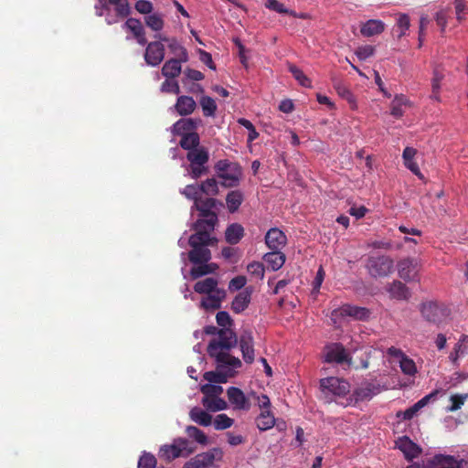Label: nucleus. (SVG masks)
<instances>
[{
	"label": "nucleus",
	"instance_id": "f257e3e1",
	"mask_svg": "<svg viewBox=\"0 0 468 468\" xmlns=\"http://www.w3.org/2000/svg\"><path fill=\"white\" fill-rule=\"evenodd\" d=\"M204 333L214 336L207 350L216 363V370L206 372L204 378L210 382H227L241 367V361L230 355L231 349L238 344L237 335L230 328L218 329L214 325L206 326Z\"/></svg>",
	"mask_w": 468,
	"mask_h": 468
},
{
	"label": "nucleus",
	"instance_id": "f03ea898",
	"mask_svg": "<svg viewBox=\"0 0 468 468\" xmlns=\"http://www.w3.org/2000/svg\"><path fill=\"white\" fill-rule=\"evenodd\" d=\"M94 8L96 16H105L108 25L116 24L132 13L127 0H97Z\"/></svg>",
	"mask_w": 468,
	"mask_h": 468
},
{
	"label": "nucleus",
	"instance_id": "7ed1b4c3",
	"mask_svg": "<svg viewBox=\"0 0 468 468\" xmlns=\"http://www.w3.org/2000/svg\"><path fill=\"white\" fill-rule=\"evenodd\" d=\"M320 389L323 399L326 403L346 401L350 391V385L347 381L335 377L323 378L320 381Z\"/></svg>",
	"mask_w": 468,
	"mask_h": 468
},
{
	"label": "nucleus",
	"instance_id": "20e7f679",
	"mask_svg": "<svg viewBox=\"0 0 468 468\" xmlns=\"http://www.w3.org/2000/svg\"><path fill=\"white\" fill-rule=\"evenodd\" d=\"M189 165L186 166V175L197 179L207 173V164L209 160L208 151L205 147L196 148L186 154Z\"/></svg>",
	"mask_w": 468,
	"mask_h": 468
},
{
	"label": "nucleus",
	"instance_id": "39448f33",
	"mask_svg": "<svg viewBox=\"0 0 468 468\" xmlns=\"http://www.w3.org/2000/svg\"><path fill=\"white\" fill-rule=\"evenodd\" d=\"M196 451L193 442L184 438L174 440L172 444L161 446L159 450V457L165 461H172L178 457H187Z\"/></svg>",
	"mask_w": 468,
	"mask_h": 468
},
{
	"label": "nucleus",
	"instance_id": "423d86ee",
	"mask_svg": "<svg viewBox=\"0 0 468 468\" xmlns=\"http://www.w3.org/2000/svg\"><path fill=\"white\" fill-rule=\"evenodd\" d=\"M218 176L221 179L224 187H235L239 186L242 175L241 168L235 163L220 160L216 165Z\"/></svg>",
	"mask_w": 468,
	"mask_h": 468
},
{
	"label": "nucleus",
	"instance_id": "0eeeda50",
	"mask_svg": "<svg viewBox=\"0 0 468 468\" xmlns=\"http://www.w3.org/2000/svg\"><path fill=\"white\" fill-rule=\"evenodd\" d=\"M394 261L388 256L369 257L367 268L372 277H385L391 273Z\"/></svg>",
	"mask_w": 468,
	"mask_h": 468
},
{
	"label": "nucleus",
	"instance_id": "6e6552de",
	"mask_svg": "<svg viewBox=\"0 0 468 468\" xmlns=\"http://www.w3.org/2000/svg\"><path fill=\"white\" fill-rule=\"evenodd\" d=\"M378 392L379 389L377 386L367 383L355 389L353 394L346 399V401H340L339 403L343 407H347L359 401L368 400Z\"/></svg>",
	"mask_w": 468,
	"mask_h": 468
},
{
	"label": "nucleus",
	"instance_id": "1a4fd4ad",
	"mask_svg": "<svg viewBox=\"0 0 468 468\" xmlns=\"http://www.w3.org/2000/svg\"><path fill=\"white\" fill-rule=\"evenodd\" d=\"M420 311L426 321L436 324L441 323L446 316V310L433 301L423 303Z\"/></svg>",
	"mask_w": 468,
	"mask_h": 468
},
{
	"label": "nucleus",
	"instance_id": "9d476101",
	"mask_svg": "<svg viewBox=\"0 0 468 468\" xmlns=\"http://www.w3.org/2000/svg\"><path fill=\"white\" fill-rule=\"evenodd\" d=\"M351 356L343 345L335 343L325 347V362L340 365H351Z\"/></svg>",
	"mask_w": 468,
	"mask_h": 468
},
{
	"label": "nucleus",
	"instance_id": "9b49d317",
	"mask_svg": "<svg viewBox=\"0 0 468 468\" xmlns=\"http://www.w3.org/2000/svg\"><path fill=\"white\" fill-rule=\"evenodd\" d=\"M346 316L353 317L356 320H365L369 316V311L364 307L345 304L332 312L334 323H336V318Z\"/></svg>",
	"mask_w": 468,
	"mask_h": 468
},
{
	"label": "nucleus",
	"instance_id": "f8f14e48",
	"mask_svg": "<svg viewBox=\"0 0 468 468\" xmlns=\"http://www.w3.org/2000/svg\"><path fill=\"white\" fill-rule=\"evenodd\" d=\"M220 451L214 449L212 451L197 454L195 457L187 461L182 468H209L217 454H220Z\"/></svg>",
	"mask_w": 468,
	"mask_h": 468
},
{
	"label": "nucleus",
	"instance_id": "ddd939ff",
	"mask_svg": "<svg viewBox=\"0 0 468 468\" xmlns=\"http://www.w3.org/2000/svg\"><path fill=\"white\" fill-rule=\"evenodd\" d=\"M399 276L406 282L417 281L418 262L414 259H403L398 263Z\"/></svg>",
	"mask_w": 468,
	"mask_h": 468
},
{
	"label": "nucleus",
	"instance_id": "4468645a",
	"mask_svg": "<svg viewBox=\"0 0 468 468\" xmlns=\"http://www.w3.org/2000/svg\"><path fill=\"white\" fill-rule=\"evenodd\" d=\"M165 58V47L161 42L154 41L147 45L144 59L150 66L159 65Z\"/></svg>",
	"mask_w": 468,
	"mask_h": 468
},
{
	"label": "nucleus",
	"instance_id": "2eb2a0df",
	"mask_svg": "<svg viewBox=\"0 0 468 468\" xmlns=\"http://www.w3.org/2000/svg\"><path fill=\"white\" fill-rule=\"evenodd\" d=\"M227 395L234 410H249L250 409V399L240 388L229 387L227 389Z\"/></svg>",
	"mask_w": 468,
	"mask_h": 468
},
{
	"label": "nucleus",
	"instance_id": "dca6fc26",
	"mask_svg": "<svg viewBox=\"0 0 468 468\" xmlns=\"http://www.w3.org/2000/svg\"><path fill=\"white\" fill-rule=\"evenodd\" d=\"M463 459L444 454H436L428 461L430 468H463Z\"/></svg>",
	"mask_w": 468,
	"mask_h": 468
},
{
	"label": "nucleus",
	"instance_id": "f3484780",
	"mask_svg": "<svg viewBox=\"0 0 468 468\" xmlns=\"http://www.w3.org/2000/svg\"><path fill=\"white\" fill-rule=\"evenodd\" d=\"M265 243L271 250H282L287 243V238L280 229L271 228L265 235Z\"/></svg>",
	"mask_w": 468,
	"mask_h": 468
},
{
	"label": "nucleus",
	"instance_id": "a211bd4d",
	"mask_svg": "<svg viewBox=\"0 0 468 468\" xmlns=\"http://www.w3.org/2000/svg\"><path fill=\"white\" fill-rule=\"evenodd\" d=\"M196 233L191 235L188 239V244L191 247H207L210 244H213V240L210 237V232L214 229H207L206 228L197 227L195 224L193 225Z\"/></svg>",
	"mask_w": 468,
	"mask_h": 468
},
{
	"label": "nucleus",
	"instance_id": "6ab92c4d",
	"mask_svg": "<svg viewBox=\"0 0 468 468\" xmlns=\"http://www.w3.org/2000/svg\"><path fill=\"white\" fill-rule=\"evenodd\" d=\"M226 297L225 290H217L212 293L206 294L200 302V307L205 310H216L219 309L222 301Z\"/></svg>",
	"mask_w": 468,
	"mask_h": 468
},
{
	"label": "nucleus",
	"instance_id": "aec40b11",
	"mask_svg": "<svg viewBox=\"0 0 468 468\" xmlns=\"http://www.w3.org/2000/svg\"><path fill=\"white\" fill-rule=\"evenodd\" d=\"M239 346L244 361L251 364L254 361L253 337L251 333L244 332L240 335Z\"/></svg>",
	"mask_w": 468,
	"mask_h": 468
},
{
	"label": "nucleus",
	"instance_id": "412c9836",
	"mask_svg": "<svg viewBox=\"0 0 468 468\" xmlns=\"http://www.w3.org/2000/svg\"><path fill=\"white\" fill-rule=\"evenodd\" d=\"M122 27L133 33V37L136 39L138 44L144 46L147 43L144 28L140 20L136 18H128Z\"/></svg>",
	"mask_w": 468,
	"mask_h": 468
},
{
	"label": "nucleus",
	"instance_id": "4be33fe9",
	"mask_svg": "<svg viewBox=\"0 0 468 468\" xmlns=\"http://www.w3.org/2000/svg\"><path fill=\"white\" fill-rule=\"evenodd\" d=\"M251 300V290L246 288L239 292L232 301L231 309L236 314L242 313L250 304Z\"/></svg>",
	"mask_w": 468,
	"mask_h": 468
},
{
	"label": "nucleus",
	"instance_id": "5701e85b",
	"mask_svg": "<svg viewBox=\"0 0 468 468\" xmlns=\"http://www.w3.org/2000/svg\"><path fill=\"white\" fill-rule=\"evenodd\" d=\"M189 261L193 264L207 263L211 260V252L207 247H192L188 253Z\"/></svg>",
	"mask_w": 468,
	"mask_h": 468
},
{
	"label": "nucleus",
	"instance_id": "b1692460",
	"mask_svg": "<svg viewBox=\"0 0 468 468\" xmlns=\"http://www.w3.org/2000/svg\"><path fill=\"white\" fill-rule=\"evenodd\" d=\"M397 445L409 460L418 457L420 452L419 446L407 437L400 439Z\"/></svg>",
	"mask_w": 468,
	"mask_h": 468
},
{
	"label": "nucleus",
	"instance_id": "393cba45",
	"mask_svg": "<svg viewBox=\"0 0 468 468\" xmlns=\"http://www.w3.org/2000/svg\"><path fill=\"white\" fill-rule=\"evenodd\" d=\"M197 125V120L192 118L180 119L174 123L171 130L174 134L184 135L188 133H194Z\"/></svg>",
	"mask_w": 468,
	"mask_h": 468
},
{
	"label": "nucleus",
	"instance_id": "a878e982",
	"mask_svg": "<svg viewBox=\"0 0 468 468\" xmlns=\"http://www.w3.org/2000/svg\"><path fill=\"white\" fill-rule=\"evenodd\" d=\"M197 107V103L190 96L182 95L177 98L175 108L176 112L182 115L191 114Z\"/></svg>",
	"mask_w": 468,
	"mask_h": 468
},
{
	"label": "nucleus",
	"instance_id": "bb28decb",
	"mask_svg": "<svg viewBox=\"0 0 468 468\" xmlns=\"http://www.w3.org/2000/svg\"><path fill=\"white\" fill-rule=\"evenodd\" d=\"M285 255L281 250H271L263 256L264 261L272 271L280 270L285 262Z\"/></svg>",
	"mask_w": 468,
	"mask_h": 468
},
{
	"label": "nucleus",
	"instance_id": "cd10ccee",
	"mask_svg": "<svg viewBox=\"0 0 468 468\" xmlns=\"http://www.w3.org/2000/svg\"><path fill=\"white\" fill-rule=\"evenodd\" d=\"M218 222V215L214 210L199 211V218L194 223L197 227L214 229Z\"/></svg>",
	"mask_w": 468,
	"mask_h": 468
},
{
	"label": "nucleus",
	"instance_id": "c85d7f7f",
	"mask_svg": "<svg viewBox=\"0 0 468 468\" xmlns=\"http://www.w3.org/2000/svg\"><path fill=\"white\" fill-rule=\"evenodd\" d=\"M385 24L378 19H370L361 26L360 32L364 37H373L382 33Z\"/></svg>",
	"mask_w": 468,
	"mask_h": 468
},
{
	"label": "nucleus",
	"instance_id": "c756f323",
	"mask_svg": "<svg viewBox=\"0 0 468 468\" xmlns=\"http://www.w3.org/2000/svg\"><path fill=\"white\" fill-rule=\"evenodd\" d=\"M388 292L392 298L408 300L410 297V289L401 282L394 281L388 285Z\"/></svg>",
	"mask_w": 468,
	"mask_h": 468
},
{
	"label": "nucleus",
	"instance_id": "7c9ffc66",
	"mask_svg": "<svg viewBox=\"0 0 468 468\" xmlns=\"http://www.w3.org/2000/svg\"><path fill=\"white\" fill-rule=\"evenodd\" d=\"M244 236V228L239 223L230 224L225 231L226 241L235 245L240 241Z\"/></svg>",
	"mask_w": 468,
	"mask_h": 468
},
{
	"label": "nucleus",
	"instance_id": "2f4dec72",
	"mask_svg": "<svg viewBox=\"0 0 468 468\" xmlns=\"http://www.w3.org/2000/svg\"><path fill=\"white\" fill-rule=\"evenodd\" d=\"M182 62L184 61L181 60V58L167 60L162 68V74L167 79L177 77L181 73Z\"/></svg>",
	"mask_w": 468,
	"mask_h": 468
},
{
	"label": "nucleus",
	"instance_id": "473e14b6",
	"mask_svg": "<svg viewBox=\"0 0 468 468\" xmlns=\"http://www.w3.org/2000/svg\"><path fill=\"white\" fill-rule=\"evenodd\" d=\"M194 290L200 294H208L214 292V291L222 289L218 287V280L209 277L197 282L194 285Z\"/></svg>",
	"mask_w": 468,
	"mask_h": 468
},
{
	"label": "nucleus",
	"instance_id": "72a5a7b5",
	"mask_svg": "<svg viewBox=\"0 0 468 468\" xmlns=\"http://www.w3.org/2000/svg\"><path fill=\"white\" fill-rule=\"evenodd\" d=\"M201 403L207 410L212 412L224 410L228 408L227 402L219 397L204 396Z\"/></svg>",
	"mask_w": 468,
	"mask_h": 468
},
{
	"label": "nucleus",
	"instance_id": "f704fd0d",
	"mask_svg": "<svg viewBox=\"0 0 468 468\" xmlns=\"http://www.w3.org/2000/svg\"><path fill=\"white\" fill-rule=\"evenodd\" d=\"M276 424V420L270 410H261L260 415L256 418L257 428L265 431L271 429Z\"/></svg>",
	"mask_w": 468,
	"mask_h": 468
},
{
	"label": "nucleus",
	"instance_id": "c9c22d12",
	"mask_svg": "<svg viewBox=\"0 0 468 468\" xmlns=\"http://www.w3.org/2000/svg\"><path fill=\"white\" fill-rule=\"evenodd\" d=\"M189 417L194 422L204 427H207L212 423V416L198 407H194L190 410Z\"/></svg>",
	"mask_w": 468,
	"mask_h": 468
},
{
	"label": "nucleus",
	"instance_id": "e433bc0d",
	"mask_svg": "<svg viewBox=\"0 0 468 468\" xmlns=\"http://www.w3.org/2000/svg\"><path fill=\"white\" fill-rule=\"evenodd\" d=\"M244 200V195L240 190H232L226 196V204L230 213H235Z\"/></svg>",
	"mask_w": 468,
	"mask_h": 468
},
{
	"label": "nucleus",
	"instance_id": "4c0bfd02",
	"mask_svg": "<svg viewBox=\"0 0 468 468\" xmlns=\"http://www.w3.org/2000/svg\"><path fill=\"white\" fill-rule=\"evenodd\" d=\"M191 269V276L193 279H197L207 274L214 273L218 266L216 263H199Z\"/></svg>",
	"mask_w": 468,
	"mask_h": 468
},
{
	"label": "nucleus",
	"instance_id": "58836bf2",
	"mask_svg": "<svg viewBox=\"0 0 468 468\" xmlns=\"http://www.w3.org/2000/svg\"><path fill=\"white\" fill-rule=\"evenodd\" d=\"M218 206H222V203L213 197H207L205 199L200 198L197 202L193 204L191 207V212L194 210H214L218 207Z\"/></svg>",
	"mask_w": 468,
	"mask_h": 468
},
{
	"label": "nucleus",
	"instance_id": "ea45409f",
	"mask_svg": "<svg viewBox=\"0 0 468 468\" xmlns=\"http://www.w3.org/2000/svg\"><path fill=\"white\" fill-rule=\"evenodd\" d=\"M409 105V100L403 95H397L391 102V115L400 118L404 114L403 107Z\"/></svg>",
	"mask_w": 468,
	"mask_h": 468
},
{
	"label": "nucleus",
	"instance_id": "a19ab883",
	"mask_svg": "<svg viewBox=\"0 0 468 468\" xmlns=\"http://www.w3.org/2000/svg\"><path fill=\"white\" fill-rule=\"evenodd\" d=\"M180 146L186 150L192 151L199 148V136L197 133H188L182 135Z\"/></svg>",
	"mask_w": 468,
	"mask_h": 468
},
{
	"label": "nucleus",
	"instance_id": "79ce46f5",
	"mask_svg": "<svg viewBox=\"0 0 468 468\" xmlns=\"http://www.w3.org/2000/svg\"><path fill=\"white\" fill-rule=\"evenodd\" d=\"M204 116L213 117L217 112V104L214 99L209 96H202L199 101Z\"/></svg>",
	"mask_w": 468,
	"mask_h": 468
},
{
	"label": "nucleus",
	"instance_id": "37998d69",
	"mask_svg": "<svg viewBox=\"0 0 468 468\" xmlns=\"http://www.w3.org/2000/svg\"><path fill=\"white\" fill-rule=\"evenodd\" d=\"M146 26L154 31H161L164 27V19L160 14L153 13L144 17Z\"/></svg>",
	"mask_w": 468,
	"mask_h": 468
},
{
	"label": "nucleus",
	"instance_id": "c03bdc74",
	"mask_svg": "<svg viewBox=\"0 0 468 468\" xmlns=\"http://www.w3.org/2000/svg\"><path fill=\"white\" fill-rule=\"evenodd\" d=\"M179 192L187 199L193 200L194 203L201 198L200 195L202 194L198 184L187 185L186 187L180 189Z\"/></svg>",
	"mask_w": 468,
	"mask_h": 468
},
{
	"label": "nucleus",
	"instance_id": "a18cd8bd",
	"mask_svg": "<svg viewBox=\"0 0 468 468\" xmlns=\"http://www.w3.org/2000/svg\"><path fill=\"white\" fill-rule=\"evenodd\" d=\"M468 399V393L454 394L450 397L451 405L446 408V411L453 412L462 408L464 402Z\"/></svg>",
	"mask_w": 468,
	"mask_h": 468
},
{
	"label": "nucleus",
	"instance_id": "49530a36",
	"mask_svg": "<svg viewBox=\"0 0 468 468\" xmlns=\"http://www.w3.org/2000/svg\"><path fill=\"white\" fill-rule=\"evenodd\" d=\"M202 194L207 196H216L218 193V182L215 178H208L199 184Z\"/></svg>",
	"mask_w": 468,
	"mask_h": 468
},
{
	"label": "nucleus",
	"instance_id": "de8ad7c7",
	"mask_svg": "<svg viewBox=\"0 0 468 468\" xmlns=\"http://www.w3.org/2000/svg\"><path fill=\"white\" fill-rule=\"evenodd\" d=\"M289 71L292 74L293 78L299 82V84L305 88L311 87L310 79L295 65H289Z\"/></svg>",
	"mask_w": 468,
	"mask_h": 468
},
{
	"label": "nucleus",
	"instance_id": "09e8293b",
	"mask_svg": "<svg viewBox=\"0 0 468 468\" xmlns=\"http://www.w3.org/2000/svg\"><path fill=\"white\" fill-rule=\"evenodd\" d=\"M234 423V420L229 418L227 414L221 413L216 416L213 420L215 430L222 431L230 428Z\"/></svg>",
	"mask_w": 468,
	"mask_h": 468
},
{
	"label": "nucleus",
	"instance_id": "8fccbe9b",
	"mask_svg": "<svg viewBox=\"0 0 468 468\" xmlns=\"http://www.w3.org/2000/svg\"><path fill=\"white\" fill-rule=\"evenodd\" d=\"M186 431L187 435L197 442L202 445L207 443V436L200 429L195 426H187Z\"/></svg>",
	"mask_w": 468,
	"mask_h": 468
},
{
	"label": "nucleus",
	"instance_id": "3c124183",
	"mask_svg": "<svg viewBox=\"0 0 468 468\" xmlns=\"http://www.w3.org/2000/svg\"><path fill=\"white\" fill-rule=\"evenodd\" d=\"M401 371L409 376H413L417 372V367L414 361L408 357L406 355L399 360Z\"/></svg>",
	"mask_w": 468,
	"mask_h": 468
},
{
	"label": "nucleus",
	"instance_id": "603ef678",
	"mask_svg": "<svg viewBox=\"0 0 468 468\" xmlns=\"http://www.w3.org/2000/svg\"><path fill=\"white\" fill-rule=\"evenodd\" d=\"M156 458L154 454L143 452L142 455L138 460V468H155L156 467Z\"/></svg>",
	"mask_w": 468,
	"mask_h": 468
},
{
	"label": "nucleus",
	"instance_id": "864d4df0",
	"mask_svg": "<svg viewBox=\"0 0 468 468\" xmlns=\"http://www.w3.org/2000/svg\"><path fill=\"white\" fill-rule=\"evenodd\" d=\"M453 5L457 20H463L468 15V0H454Z\"/></svg>",
	"mask_w": 468,
	"mask_h": 468
},
{
	"label": "nucleus",
	"instance_id": "5fc2aeb1",
	"mask_svg": "<svg viewBox=\"0 0 468 468\" xmlns=\"http://www.w3.org/2000/svg\"><path fill=\"white\" fill-rule=\"evenodd\" d=\"M396 25H397L398 28L399 29L398 37L400 38L407 34V31L410 28V20L409 16L407 14L399 15Z\"/></svg>",
	"mask_w": 468,
	"mask_h": 468
},
{
	"label": "nucleus",
	"instance_id": "6e6d98bb",
	"mask_svg": "<svg viewBox=\"0 0 468 468\" xmlns=\"http://www.w3.org/2000/svg\"><path fill=\"white\" fill-rule=\"evenodd\" d=\"M208 382L209 383L201 386L200 391L204 394V396L219 397V395H221L223 392V388L218 385H213V382Z\"/></svg>",
	"mask_w": 468,
	"mask_h": 468
},
{
	"label": "nucleus",
	"instance_id": "4d7b16f0",
	"mask_svg": "<svg viewBox=\"0 0 468 468\" xmlns=\"http://www.w3.org/2000/svg\"><path fill=\"white\" fill-rule=\"evenodd\" d=\"M171 51L181 60L187 61L188 55L185 48H183L176 39H172L168 45Z\"/></svg>",
	"mask_w": 468,
	"mask_h": 468
},
{
	"label": "nucleus",
	"instance_id": "13d9d810",
	"mask_svg": "<svg viewBox=\"0 0 468 468\" xmlns=\"http://www.w3.org/2000/svg\"><path fill=\"white\" fill-rule=\"evenodd\" d=\"M467 353L466 346H461V345L455 344L452 351L449 356L450 361L455 366H459V358Z\"/></svg>",
	"mask_w": 468,
	"mask_h": 468
},
{
	"label": "nucleus",
	"instance_id": "bf43d9fd",
	"mask_svg": "<svg viewBox=\"0 0 468 468\" xmlns=\"http://www.w3.org/2000/svg\"><path fill=\"white\" fill-rule=\"evenodd\" d=\"M160 90L162 92H165V93H173V94L180 93V88H179L177 81L168 80V79L162 83Z\"/></svg>",
	"mask_w": 468,
	"mask_h": 468
},
{
	"label": "nucleus",
	"instance_id": "052dcab7",
	"mask_svg": "<svg viewBox=\"0 0 468 468\" xmlns=\"http://www.w3.org/2000/svg\"><path fill=\"white\" fill-rule=\"evenodd\" d=\"M324 275H325L323 267L320 266V268L318 269V271L316 272L314 280L313 281L312 294L314 296H316L318 294L321 285L324 282Z\"/></svg>",
	"mask_w": 468,
	"mask_h": 468
},
{
	"label": "nucleus",
	"instance_id": "680f3d73",
	"mask_svg": "<svg viewBox=\"0 0 468 468\" xmlns=\"http://www.w3.org/2000/svg\"><path fill=\"white\" fill-rule=\"evenodd\" d=\"M375 52V48L371 45H365L362 47H359L356 50V55L360 60H366L367 58L373 56Z\"/></svg>",
	"mask_w": 468,
	"mask_h": 468
},
{
	"label": "nucleus",
	"instance_id": "e2e57ef3",
	"mask_svg": "<svg viewBox=\"0 0 468 468\" xmlns=\"http://www.w3.org/2000/svg\"><path fill=\"white\" fill-rule=\"evenodd\" d=\"M217 323L222 328H230L232 324V320L230 315L226 311H220L216 315Z\"/></svg>",
	"mask_w": 468,
	"mask_h": 468
},
{
	"label": "nucleus",
	"instance_id": "0e129e2a",
	"mask_svg": "<svg viewBox=\"0 0 468 468\" xmlns=\"http://www.w3.org/2000/svg\"><path fill=\"white\" fill-rule=\"evenodd\" d=\"M247 270L249 273L257 278L262 279L264 277V266L262 263L254 261L248 265Z\"/></svg>",
	"mask_w": 468,
	"mask_h": 468
},
{
	"label": "nucleus",
	"instance_id": "69168bd1",
	"mask_svg": "<svg viewBox=\"0 0 468 468\" xmlns=\"http://www.w3.org/2000/svg\"><path fill=\"white\" fill-rule=\"evenodd\" d=\"M265 6L279 14H289V10L277 0H266Z\"/></svg>",
	"mask_w": 468,
	"mask_h": 468
},
{
	"label": "nucleus",
	"instance_id": "338daca9",
	"mask_svg": "<svg viewBox=\"0 0 468 468\" xmlns=\"http://www.w3.org/2000/svg\"><path fill=\"white\" fill-rule=\"evenodd\" d=\"M135 9L144 15H150L153 11V4L147 0H138L135 4Z\"/></svg>",
	"mask_w": 468,
	"mask_h": 468
},
{
	"label": "nucleus",
	"instance_id": "774afa93",
	"mask_svg": "<svg viewBox=\"0 0 468 468\" xmlns=\"http://www.w3.org/2000/svg\"><path fill=\"white\" fill-rule=\"evenodd\" d=\"M247 280L244 276H237L230 280L229 283V289L230 291H238L242 289L246 285Z\"/></svg>",
	"mask_w": 468,
	"mask_h": 468
}]
</instances>
